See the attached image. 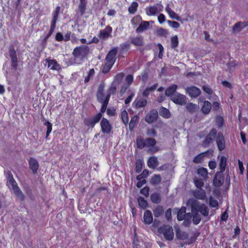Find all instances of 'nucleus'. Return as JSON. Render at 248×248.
I'll return each instance as SVG.
<instances>
[{
  "mask_svg": "<svg viewBox=\"0 0 248 248\" xmlns=\"http://www.w3.org/2000/svg\"><path fill=\"white\" fill-rule=\"evenodd\" d=\"M186 205L191 208L193 214L192 221L194 224H198L201 220V215L198 212L204 217H207L209 215V210L206 205L203 203L200 204L199 201L193 198L188 199Z\"/></svg>",
  "mask_w": 248,
  "mask_h": 248,
  "instance_id": "1",
  "label": "nucleus"
},
{
  "mask_svg": "<svg viewBox=\"0 0 248 248\" xmlns=\"http://www.w3.org/2000/svg\"><path fill=\"white\" fill-rule=\"evenodd\" d=\"M89 52V48L87 46H80L76 47L72 52L73 60L70 61V64L81 63Z\"/></svg>",
  "mask_w": 248,
  "mask_h": 248,
  "instance_id": "2",
  "label": "nucleus"
},
{
  "mask_svg": "<svg viewBox=\"0 0 248 248\" xmlns=\"http://www.w3.org/2000/svg\"><path fill=\"white\" fill-rule=\"evenodd\" d=\"M6 178L7 180V185L12 190L13 192L18 199L23 201L25 199V196L18 186L10 171L7 172Z\"/></svg>",
  "mask_w": 248,
  "mask_h": 248,
  "instance_id": "3",
  "label": "nucleus"
},
{
  "mask_svg": "<svg viewBox=\"0 0 248 248\" xmlns=\"http://www.w3.org/2000/svg\"><path fill=\"white\" fill-rule=\"evenodd\" d=\"M160 234H163L164 238L167 240H171L174 237L172 228L169 225H163L158 229Z\"/></svg>",
  "mask_w": 248,
  "mask_h": 248,
  "instance_id": "4",
  "label": "nucleus"
},
{
  "mask_svg": "<svg viewBox=\"0 0 248 248\" xmlns=\"http://www.w3.org/2000/svg\"><path fill=\"white\" fill-rule=\"evenodd\" d=\"M170 99L175 104L181 106L186 104L187 102L186 97L178 93H175L170 98Z\"/></svg>",
  "mask_w": 248,
  "mask_h": 248,
  "instance_id": "5",
  "label": "nucleus"
},
{
  "mask_svg": "<svg viewBox=\"0 0 248 248\" xmlns=\"http://www.w3.org/2000/svg\"><path fill=\"white\" fill-rule=\"evenodd\" d=\"M163 6L161 4H156L154 6L147 7L145 9L146 14L149 16H155L163 10Z\"/></svg>",
  "mask_w": 248,
  "mask_h": 248,
  "instance_id": "6",
  "label": "nucleus"
},
{
  "mask_svg": "<svg viewBox=\"0 0 248 248\" xmlns=\"http://www.w3.org/2000/svg\"><path fill=\"white\" fill-rule=\"evenodd\" d=\"M123 78L124 74L122 73H118L115 76L111 87L110 88V93L115 92L117 86L121 83Z\"/></svg>",
  "mask_w": 248,
  "mask_h": 248,
  "instance_id": "7",
  "label": "nucleus"
},
{
  "mask_svg": "<svg viewBox=\"0 0 248 248\" xmlns=\"http://www.w3.org/2000/svg\"><path fill=\"white\" fill-rule=\"evenodd\" d=\"M112 31V28L109 26H108L104 29L100 30L98 35L99 38L105 40L109 37H111Z\"/></svg>",
  "mask_w": 248,
  "mask_h": 248,
  "instance_id": "8",
  "label": "nucleus"
},
{
  "mask_svg": "<svg viewBox=\"0 0 248 248\" xmlns=\"http://www.w3.org/2000/svg\"><path fill=\"white\" fill-rule=\"evenodd\" d=\"M100 125L101 127V131L104 134H109L112 129L111 125L109 124L108 121L106 118H103L102 119L100 123Z\"/></svg>",
  "mask_w": 248,
  "mask_h": 248,
  "instance_id": "9",
  "label": "nucleus"
},
{
  "mask_svg": "<svg viewBox=\"0 0 248 248\" xmlns=\"http://www.w3.org/2000/svg\"><path fill=\"white\" fill-rule=\"evenodd\" d=\"M186 93L192 98L198 97L201 93L199 88L196 86H191L186 89Z\"/></svg>",
  "mask_w": 248,
  "mask_h": 248,
  "instance_id": "10",
  "label": "nucleus"
},
{
  "mask_svg": "<svg viewBox=\"0 0 248 248\" xmlns=\"http://www.w3.org/2000/svg\"><path fill=\"white\" fill-rule=\"evenodd\" d=\"M9 55L11 59L12 66L16 69L17 66V58L16 51L13 46H10L9 47Z\"/></svg>",
  "mask_w": 248,
  "mask_h": 248,
  "instance_id": "11",
  "label": "nucleus"
},
{
  "mask_svg": "<svg viewBox=\"0 0 248 248\" xmlns=\"http://www.w3.org/2000/svg\"><path fill=\"white\" fill-rule=\"evenodd\" d=\"M216 142L219 151H222L225 149V140L223 134L218 133L216 138Z\"/></svg>",
  "mask_w": 248,
  "mask_h": 248,
  "instance_id": "12",
  "label": "nucleus"
},
{
  "mask_svg": "<svg viewBox=\"0 0 248 248\" xmlns=\"http://www.w3.org/2000/svg\"><path fill=\"white\" fill-rule=\"evenodd\" d=\"M158 117V112L155 110H152L150 111L145 117V121L151 124L156 120Z\"/></svg>",
  "mask_w": 248,
  "mask_h": 248,
  "instance_id": "13",
  "label": "nucleus"
},
{
  "mask_svg": "<svg viewBox=\"0 0 248 248\" xmlns=\"http://www.w3.org/2000/svg\"><path fill=\"white\" fill-rule=\"evenodd\" d=\"M117 53V48H113L107 54L106 61L114 64L116 60V55Z\"/></svg>",
  "mask_w": 248,
  "mask_h": 248,
  "instance_id": "14",
  "label": "nucleus"
},
{
  "mask_svg": "<svg viewBox=\"0 0 248 248\" xmlns=\"http://www.w3.org/2000/svg\"><path fill=\"white\" fill-rule=\"evenodd\" d=\"M248 26V22H238L232 27V32L237 33Z\"/></svg>",
  "mask_w": 248,
  "mask_h": 248,
  "instance_id": "15",
  "label": "nucleus"
},
{
  "mask_svg": "<svg viewBox=\"0 0 248 248\" xmlns=\"http://www.w3.org/2000/svg\"><path fill=\"white\" fill-rule=\"evenodd\" d=\"M45 61L48 63V67L50 69L58 71L61 69V66L55 60L46 59Z\"/></svg>",
  "mask_w": 248,
  "mask_h": 248,
  "instance_id": "16",
  "label": "nucleus"
},
{
  "mask_svg": "<svg viewBox=\"0 0 248 248\" xmlns=\"http://www.w3.org/2000/svg\"><path fill=\"white\" fill-rule=\"evenodd\" d=\"M187 217H191V213L186 214V208L182 207L179 211L177 214V219L180 220H186Z\"/></svg>",
  "mask_w": 248,
  "mask_h": 248,
  "instance_id": "17",
  "label": "nucleus"
},
{
  "mask_svg": "<svg viewBox=\"0 0 248 248\" xmlns=\"http://www.w3.org/2000/svg\"><path fill=\"white\" fill-rule=\"evenodd\" d=\"M165 11L168 13L170 17L172 19H175L178 21L181 20L180 17L170 7L169 4H167Z\"/></svg>",
  "mask_w": 248,
  "mask_h": 248,
  "instance_id": "18",
  "label": "nucleus"
},
{
  "mask_svg": "<svg viewBox=\"0 0 248 248\" xmlns=\"http://www.w3.org/2000/svg\"><path fill=\"white\" fill-rule=\"evenodd\" d=\"M153 220V215L151 211L146 210L144 213L143 221L145 224L149 225Z\"/></svg>",
  "mask_w": 248,
  "mask_h": 248,
  "instance_id": "19",
  "label": "nucleus"
},
{
  "mask_svg": "<svg viewBox=\"0 0 248 248\" xmlns=\"http://www.w3.org/2000/svg\"><path fill=\"white\" fill-rule=\"evenodd\" d=\"M193 196L197 199L204 200L206 198V193L204 189L200 188L193 192Z\"/></svg>",
  "mask_w": 248,
  "mask_h": 248,
  "instance_id": "20",
  "label": "nucleus"
},
{
  "mask_svg": "<svg viewBox=\"0 0 248 248\" xmlns=\"http://www.w3.org/2000/svg\"><path fill=\"white\" fill-rule=\"evenodd\" d=\"M216 134V129H212L204 141V146H207L210 143H211L213 141V139L215 137Z\"/></svg>",
  "mask_w": 248,
  "mask_h": 248,
  "instance_id": "21",
  "label": "nucleus"
},
{
  "mask_svg": "<svg viewBox=\"0 0 248 248\" xmlns=\"http://www.w3.org/2000/svg\"><path fill=\"white\" fill-rule=\"evenodd\" d=\"M147 100L145 98H140L134 101L133 104L136 108H140L145 107L147 105Z\"/></svg>",
  "mask_w": 248,
  "mask_h": 248,
  "instance_id": "22",
  "label": "nucleus"
},
{
  "mask_svg": "<svg viewBox=\"0 0 248 248\" xmlns=\"http://www.w3.org/2000/svg\"><path fill=\"white\" fill-rule=\"evenodd\" d=\"M149 26V21H142L140 23V25L136 29V32L141 33L146 31Z\"/></svg>",
  "mask_w": 248,
  "mask_h": 248,
  "instance_id": "23",
  "label": "nucleus"
},
{
  "mask_svg": "<svg viewBox=\"0 0 248 248\" xmlns=\"http://www.w3.org/2000/svg\"><path fill=\"white\" fill-rule=\"evenodd\" d=\"M177 89V85L174 84H171L165 91V94L166 96H172L175 93Z\"/></svg>",
  "mask_w": 248,
  "mask_h": 248,
  "instance_id": "24",
  "label": "nucleus"
},
{
  "mask_svg": "<svg viewBox=\"0 0 248 248\" xmlns=\"http://www.w3.org/2000/svg\"><path fill=\"white\" fill-rule=\"evenodd\" d=\"M147 164L148 167L151 169H155L158 165V160L156 157H151L149 158Z\"/></svg>",
  "mask_w": 248,
  "mask_h": 248,
  "instance_id": "25",
  "label": "nucleus"
},
{
  "mask_svg": "<svg viewBox=\"0 0 248 248\" xmlns=\"http://www.w3.org/2000/svg\"><path fill=\"white\" fill-rule=\"evenodd\" d=\"M29 165L30 169L32 170L33 172L35 173L39 167L37 161L33 158H31L29 161Z\"/></svg>",
  "mask_w": 248,
  "mask_h": 248,
  "instance_id": "26",
  "label": "nucleus"
},
{
  "mask_svg": "<svg viewBox=\"0 0 248 248\" xmlns=\"http://www.w3.org/2000/svg\"><path fill=\"white\" fill-rule=\"evenodd\" d=\"M219 172H217L214 179V184L216 186H220L223 183V178Z\"/></svg>",
  "mask_w": 248,
  "mask_h": 248,
  "instance_id": "27",
  "label": "nucleus"
},
{
  "mask_svg": "<svg viewBox=\"0 0 248 248\" xmlns=\"http://www.w3.org/2000/svg\"><path fill=\"white\" fill-rule=\"evenodd\" d=\"M154 215L155 217H158L163 215L164 209L162 206L157 205L153 210Z\"/></svg>",
  "mask_w": 248,
  "mask_h": 248,
  "instance_id": "28",
  "label": "nucleus"
},
{
  "mask_svg": "<svg viewBox=\"0 0 248 248\" xmlns=\"http://www.w3.org/2000/svg\"><path fill=\"white\" fill-rule=\"evenodd\" d=\"M139 120V118L137 115H134L131 119L129 124V130L132 131L137 125Z\"/></svg>",
  "mask_w": 248,
  "mask_h": 248,
  "instance_id": "29",
  "label": "nucleus"
},
{
  "mask_svg": "<svg viewBox=\"0 0 248 248\" xmlns=\"http://www.w3.org/2000/svg\"><path fill=\"white\" fill-rule=\"evenodd\" d=\"M211 104L208 101H205L202 108V111L204 114H208L211 109Z\"/></svg>",
  "mask_w": 248,
  "mask_h": 248,
  "instance_id": "30",
  "label": "nucleus"
},
{
  "mask_svg": "<svg viewBox=\"0 0 248 248\" xmlns=\"http://www.w3.org/2000/svg\"><path fill=\"white\" fill-rule=\"evenodd\" d=\"M104 87L100 85L97 93V100L100 102H103L104 101V95L103 93Z\"/></svg>",
  "mask_w": 248,
  "mask_h": 248,
  "instance_id": "31",
  "label": "nucleus"
},
{
  "mask_svg": "<svg viewBox=\"0 0 248 248\" xmlns=\"http://www.w3.org/2000/svg\"><path fill=\"white\" fill-rule=\"evenodd\" d=\"M238 65V63L236 61L233 60L230 61L227 64V70L230 72H232L235 69Z\"/></svg>",
  "mask_w": 248,
  "mask_h": 248,
  "instance_id": "32",
  "label": "nucleus"
},
{
  "mask_svg": "<svg viewBox=\"0 0 248 248\" xmlns=\"http://www.w3.org/2000/svg\"><path fill=\"white\" fill-rule=\"evenodd\" d=\"M227 163V158L222 156L221 157L220 163H219V169L221 172H223L226 168Z\"/></svg>",
  "mask_w": 248,
  "mask_h": 248,
  "instance_id": "33",
  "label": "nucleus"
},
{
  "mask_svg": "<svg viewBox=\"0 0 248 248\" xmlns=\"http://www.w3.org/2000/svg\"><path fill=\"white\" fill-rule=\"evenodd\" d=\"M110 96V93H109L108 94V95L106 97L104 102H101V103H102V107L101 108V112L102 113H103L106 111Z\"/></svg>",
  "mask_w": 248,
  "mask_h": 248,
  "instance_id": "34",
  "label": "nucleus"
},
{
  "mask_svg": "<svg viewBox=\"0 0 248 248\" xmlns=\"http://www.w3.org/2000/svg\"><path fill=\"white\" fill-rule=\"evenodd\" d=\"M86 9V2L85 0H82L80 2L78 5V10L81 16L83 15L85 13Z\"/></svg>",
  "mask_w": 248,
  "mask_h": 248,
  "instance_id": "35",
  "label": "nucleus"
},
{
  "mask_svg": "<svg viewBox=\"0 0 248 248\" xmlns=\"http://www.w3.org/2000/svg\"><path fill=\"white\" fill-rule=\"evenodd\" d=\"M186 110L190 113H193L196 111L197 108V106L192 103H189L186 106Z\"/></svg>",
  "mask_w": 248,
  "mask_h": 248,
  "instance_id": "36",
  "label": "nucleus"
},
{
  "mask_svg": "<svg viewBox=\"0 0 248 248\" xmlns=\"http://www.w3.org/2000/svg\"><path fill=\"white\" fill-rule=\"evenodd\" d=\"M60 11V7H56L55 10L53 13V19L51 23L55 24L58 20V16Z\"/></svg>",
  "mask_w": 248,
  "mask_h": 248,
  "instance_id": "37",
  "label": "nucleus"
},
{
  "mask_svg": "<svg viewBox=\"0 0 248 248\" xmlns=\"http://www.w3.org/2000/svg\"><path fill=\"white\" fill-rule=\"evenodd\" d=\"M197 173L202 176L203 179H205L207 177V170L204 168H201L197 170Z\"/></svg>",
  "mask_w": 248,
  "mask_h": 248,
  "instance_id": "38",
  "label": "nucleus"
},
{
  "mask_svg": "<svg viewBox=\"0 0 248 248\" xmlns=\"http://www.w3.org/2000/svg\"><path fill=\"white\" fill-rule=\"evenodd\" d=\"M160 114L165 118H169L170 117V114L168 109L162 108L160 110Z\"/></svg>",
  "mask_w": 248,
  "mask_h": 248,
  "instance_id": "39",
  "label": "nucleus"
},
{
  "mask_svg": "<svg viewBox=\"0 0 248 248\" xmlns=\"http://www.w3.org/2000/svg\"><path fill=\"white\" fill-rule=\"evenodd\" d=\"M131 42L135 46H141L142 45L143 42L142 38L137 37L133 38L131 40Z\"/></svg>",
  "mask_w": 248,
  "mask_h": 248,
  "instance_id": "40",
  "label": "nucleus"
},
{
  "mask_svg": "<svg viewBox=\"0 0 248 248\" xmlns=\"http://www.w3.org/2000/svg\"><path fill=\"white\" fill-rule=\"evenodd\" d=\"M138 5V3L137 2H133L128 8L129 13L131 14H135L137 10Z\"/></svg>",
  "mask_w": 248,
  "mask_h": 248,
  "instance_id": "41",
  "label": "nucleus"
},
{
  "mask_svg": "<svg viewBox=\"0 0 248 248\" xmlns=\"http://www.w3.org/2000/svg\"><path fill=\"white\" fill-rule=\"evenodd\" d=\"M137 145L138 148L140 149H142L145 146V140H144L143 139L139 137L137 139Z\"/></svg>",
  "mask_w": 248,
  "mask_h": 248,
  "instance_id": "42",
  "label": "nucleus"
},
{
  "mask_svg": "<svg viewBox=\"0 0 248 248\" xmlns=\"http://www.w3.org/2000/svg\"><path fill=\"white\" fill-rule=\"evenodd\" d=\"M121 119L124 124H126L128 122V115L127 111L125 110H123L121 112Z\"/></svg>",
  "mask_w": 248,
  "mask_h": 248,
  "instance_id": "43",
  "label": "nucleus"
},
{
  "mask_svg": "<svg viewBox=\"0 0 248 248\" xmlns=\"http://www.w3.org/2000/svg\"><path fill=\"white\" fill-rule=\"evenodd\" d=\"M193 181L195 186L197 188L199 189L202 188L203 186V182L202 179H199L197 177H195L193 179Z\"/></svg>",
  "mask_w": 248,
  "mask_h": 248,
  "instance_id": "44",
  "label": "nucleus"
},
{
  "mask_svg": "<svg viewBox=\"0 0 248 248\" xmlns=\"http://www.w3.org/2000/svg\"><path fill=\"white\" fill-rule=\"evenodd\" d=\"M138 202L139 206L142 208L145 209L147 206V202L142 197L138 198Z\"/></svg>",
  "mask_w": 248,
  "mask_h": 248,
  "instance_id": "45",
  "label": "nucleus"
},
{
  "mask_svg": "<svg viewBox=\"0 0 248 248\" xmlns=\"http://www.w3.org/2000/svg\"><path fill=\"white\" fill-rule=\"evenodd\" d=\"M151 199L154 203H158L160 201V195L156 193H154L151 195Z\"/></svg>",
  "mask_w": 248,
  "mask_h": 248,
  "instance_id": "46",
  "label": "nucleus"
},
{
  "mask_svg": "<svg viewBox=\"0 0 248 248\" xmlns=\"http://www.w3.org/2000/svg\"><path fill=\"white\" fill-rule=\"evenodd\" d=\"M156 142L154 139L147 138L145 140V146L151 147L155 145Z\"/></svg>",
  "mask_w": 248,
  "mask_h": 248,
  "instance_id": "47",
  "label": "nucleus"
},
{
  "mask_svg": "<svg viewBox=\"0 0 248 248\" xmlns=\"http://www.w3.org/2000/svg\"><path fill=\"white\" fill-rule=\"evenodd\" d=\"M142 18L140 16H134L131 20L132 24L134 26L137 25L139 23L142 22Z\"/></svg>",
  "mask_w": 248,
  "mask_h": 248,
  "instance_id": "48",
  "label": "nucleus"
},
{
  "mask_svg": "<svg viewBox=\"0 0 248 248\" xmlns=\"http://www.w3.org/2000/svg\"><path fill=\"white\" fill-rule=\"evenodd\" d=\"M177 237L180 239L185 240L188 238V235L187 233L184 232H178L176 233Z\"/></svg>",
  "mask_w": 248,
  "mask_h": 248,
  "instance_id": "49",
  "label": "nucleus"
},
{
  "mask_svg": "<svg viewBox=\"0 0 248 248\" xmlns=\"http://www.w3.org/2000/svg\"><path fill=\"white\" fill-rule=\"evenodd\" d=\"M113 64L110 62H106V63L103 67L102 72L103 73H107L110 70Z\"/></svg>",
  "mask_w": 248,
  "mask_h": 248,
  "instance_id": "50",
  "label": "nucleus"
},
{
  "mask_svg": "<svg viewBox=\"0 0 248 248\" xmlns=\"http://www.w3.org/2000/svg\"><path fill=\"white\" fill-rule=\"evenodd\" d=\"M178 43L177 36L175 35L171 38V47L172 48L176 47L178 45Z\"/></svg>",
  "mask_w": 248,
  "mask_h": 248,
  "instance_id": "51",
  "label": "nucleus"
},
{
  "mask_svg": "<svg viewBox=\"0 0 248 248\" xmlns=\"http://www.w3.org/2000/svg\"><path fill=\"white\" fill-rule=\"evenodd\" d=\"M161 181V177L160 175H154L151 179V182L154 185L159 184Z\"/></svg>",
  "mask_w": 248,
  "mask_h": 248,
  "instance_id": "52",
  "label": "nucleus"
},
{
  "mask_svg": "<svg viewBox=\"0 0 248 248\" xmlns=\"http://www.w3.org/2000/svg\"><path fill=\"white\" fill-rule=\"evenodd\" d=\"M84 123L85 124L88 126H91L93 127L95 125L93 121L91 118H86L84 120Z\"/></svg>",
  "mask_w": 248,
  "mask_h": 248,
  "instance_id": "53",
  "label": "nucleus"
},
{
  "mask_svg": "<svg viewBox=\"0 0 248 248\" xmlns=\"http://www.w3.org/2000/svg\"><path fill=\"white\" fill-rule=\"evenodd\" d=\"M167 22L169 26L173 29H178L180 27V24L176 21L168 20Z\"/></svg>",
  "mask_w": 248,
  "mask_h": 248,
  "instance_id": "54",
  "label": "nucleus"
},
{
  "mask_svg": "<svg viewBox=\"0 0 248 248\" xmlns=\"http://www.w3.org/2000/svg\"><path fill=\"white\" fill-rule=\"evenodd\" d=\"M45 125H46L47 127V131H46V138H47L48 136V135H49V134L51 133V132L52 131V125L48 121L46 122V123H45Z\"/></svg>",
  "mask_w": 248,
  "mask_h": 248,
  "instance_id": "55",
  "label": "nucleus"
},
{
  "mask_svg": "<svg viewBox=\"0 0 248 248\" xmlns=\"http://www.w3.org/2000/svg\"><path fill=\"white\" fill-rule=\"evenodd\" d=\"M209 205L212 207H216L218 206V202L215 198L211 197L209 200Z\"/></svg>",
  "mask_w": 248,
  "mask_h": 248,
  "instance_id": "56",
  "label": "nucleus"
},
{
  "mask_svg": "<svg viewBox=\"0 0 248 248\" xmlns=\"http://www.w3.org/2000/svg\"><path fill=\"white\" fill-rule=\"evenodd\" d=\"M204 156V154H200L195 156L193 159V162L196 163H199L201 162Z\"/></svg>",
  "mask_w": 248,
  "mask_h": 248,
  "instance_id": "57",
  "label": "nucleus"
},
{
  "mask_svg": "<svg viewBox=\"0 0 248 248\" xmlns=\"http://www.w3.org/2000/svg\"><path fill=\"white\" fill-rule=\"evenodd\" d=\"M146 134L149 136L155 137L156 136V133L154 128H148L147 130Z\"/></svg>",
  "mask_w": 248,
  "mask_h": 248,
  "instance_id": "58",
  "label": "nucleus"
},
{
  "mask_svg": "<svg viewBox=\"0 0 248 248\" xmlns=\"http://www.w3.org/2000/svg\"><path fill=\"white\" fill-rule=\"evenodd\" d=\"M101 117H102V114L100 113H99L97 114L94 117L91 118L92 119V120H93V121L95 124H97V123L99 122V121L101 119Z\"/></svg>",
  "mask_w": 248,
  "mask_h": 248,
  "instance_id": "59",
  "label": "nucleus"
},
{
  "mask_svg": "<svg viewBox=\"0 0 248 248\" xmlns=\"http://www.w3.org/2000/svg\"><path fill=\"white\" fill-rule=\"evenodd\" d=\"M142 168V163L141 161H137L136 163V170L137 172L141 171Z\"/></svg>",
  "mask_w": 248,
  "mask_h": 248,
  "instance_id": "60",
  "label": "nucleus"
},
{
  "mask_svg": "<svg viewBox=\"0 0 248 248\" xmlns=\"http://www.w3.org/2000/svg\"><path fill=\"white\" fill-rule=\"evenodd\" d=\"M203 90L209 95L213 94V92L208 86L204 85L202 87Z\"/></svg>",
  "mask_w": 248,
  "mask_h": 248,
  "instance_id": "61",
  "label": "nucleus"
},
{
  "mask_svg": "<svg viewBox=\"0 0 248 248\" xmlns=\"http://www.w3.org/2000/svg\"><path fill=\"white\" fill-rule=\"evenodd\" d=\"M125 80L127 83L128 86H129L133 81V77L132 75H128L126 76Z\"/></svg>",
  "mask_w": 248,
  "mask_h": 248,
  "instance_id": "62",
  "label": "nucleus"
},
{
  "mask_svg": "<svg viewBox=\"0 0 248 248\" xmlns=\"http://www.w3.org/2000/svg\"><path fill=\"white\" fill-rule=\"evenodd\" d=\"M157 33L158 35L165 36L168 34V33L167 30L162 28H160L157 31Z\"/></svg>",
  "mask_w": 248,
  "mask_h": 248,
  "instance_id": "63",
  "label": "nucleus"
},
{
  "mask_svg": "<svg viewBox=\"0 0 248 248\" xmlns=\"http://www.w3.org/2000/svg\"><path fill=\"white\" fill-rule=\"evenodd\" d=\"M165 217L168 220H170L171 218V212L170 208L168 209L165 213Z\"/></svg>",
  "mask_w": 248,
  "mask_h": 248,
  "instance_id": "64",
  "label": "nucleus"
}]
</instances>
